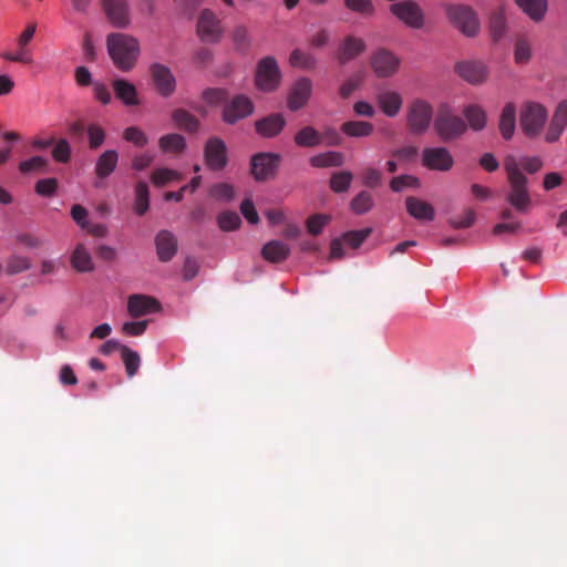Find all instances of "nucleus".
Listing matches in <instances>:
<instances>
[{"label":"nucleus","instance_id":"1","mask_svg":"<svg viewBox=\"0 0 567 567\" xmlns=\"http://www.w3.org/2000/svg\"><path fill=\"white\" fill-rule=\"evenodd\" d=\"M504 169L509 184L506 202L519 214H527L532 206V197L528 190V179L523 174L519 163L513 155L504 159Z\"/></svg>","mask_w":567,"mask_h":567},{"label":"nucleus","instance_id":"2","mask_svg":"<svg viewBox=\"0 0 567 567\" xmlns=\"http://www.w3.org/2000/svg\"><path fill=\"white\" fill-rule=\"evenodd\" d=\"M106 48L114 65L124 72L134 68L141 51L135 37L120 32L107 35Z\"/></svg>","mask_w":567,"mask_h":567},{"label":"nucleus","instance_id":"3","mask_svg":"<svg viewBox=\"0 0 567 567\" xmlns=\"http://www.w3.org/2000/svg\"><path fill=\"white\" fill-rule=\"evenodd\" d=\"M548 120L547 109L538 102L525 101L519 110V126L528 138L538 137Z\"/></svg>","mask_w":567,"mask_h":567},{"label":"nucleus","instance_id":"4","mask_svg":"<svg viewBox=\"0 0 567 567\" xmlns=\"http://www.w3.org/2000/svg\"><path fill=\"white\" fill-rule=\"evenodd\" d=\"M467 126L457 115L453 114L447 106H442L434 120V130L442 141H452L460 137Z\"/></svg>","mask_w":567,"mask_h":567},{"label":"nucleus","instance_id":"5","mask_svg":"<svg viewBox=\"0 0 567 567\" xmlns=\"http://www.w3.org/2000/svg\"><path fill=\"white\" fill-rule=\"evenodd\" d=\"M433 107L422 99H415L408 107L406 121L410 131L415 135L424 134L432 122Z\"/></svg>","mask_w":567,"mask_h":567},{"label":"nucleus","instance_id":"6","mask_svg":"<svg viewBox=\"0 0 567 567\" xmlns=\"http://www.w3.org/2000/svg\"><path fill=\"white\" fill-rule=\"evenodd\" d=\"M281 72L274 56H265L258 63L255 74L257 89L264 92H272L278 89Z\"/></svg>","mask_w":567,"mask_h":567},{"label":"nucleus","instance_id":"7","mask_svg":"<svg viewBox=\"0 0 567 567\" xmlns=\"http://www.w3.org/2000/svg\"><path fill=\"white\" fill-rule=\"evenodd\" d=\"M389 9L395 18L409 28L421 29L424 25L423 10L413 0L394 2Z\"/></svg>","mask_w":567,"mask_h":567},{"label":"nucleus","instance_id":"8","mask_svg":"<svg viewBox=\"0 0 567 567\" xmlns=\"http://www.w3.org/2000/svg\"><path fill=\"white\" fill-rule=\"evenodd\" d=\"M451 22L465 35L474 37L480 30V22L475 12L465 6H451L447 9Z\"/></svg>","mask_w":567,"mask_h":567},{"label":"nucleus","instance_id":"9","mask_svg":"<svg viewBox=\"0 0 567 567\" xmlns=\"http://www.w3.org/2000/svg\"><path fill=\"white\" fill-rule=\"evenodd\" d=\"M281 156L277 153H258L251 157V174L257 182H264L276 175Z\"/></svg>","mask_w":567,"mask_h":567},{"label":"nucleus","instance_id":"10","mask_svg":"<svg viewBox=\"0 0 567 567\" xmlns=\"http://www.w3.org/2000/svg\"><path fill=\"white\" fill-rule=\"evenodd\" d=\"M204 159L212 171H221L228 162L226 143L217 136L207 140L204 146Z\"/></svg>","mask_w":567,"mask_h":567},{"label":"nucleus","instance_id":"11","mask_svg":"<svg viewBox=\"0 0 567 567\" xmlns=\"http://www.w3.org/2000/svg\"><path fill=\"white\" fill-rule=\"evenodd\" d=\"M422 165L431 171L449 172L454 158L446 147H425L422 151Z\"/></svg>","mask_w":567,"mask_h":567},{"label":"nucleus","instance_id":"12","mask_svg":"<svg viewBox=\"0 0 567 567\" xmlns=\"http://www.w3.org/2000/svg\"><path fill=\"white\" fill-rule=\"evenodd\" d=\"M252 112L254 104L251 100L244 94H238L224 105L223 121L227 124H235L239 120L251 115Z\"/></svg>","mask_w":567,"mask_h":567},{"label":"nucleus","instance_id":"13","mask_svg":"<svg viewBox=\"0 0 567 567\" xmlns=\"http://www.w3.org/2000/svg\"><path fill=\"white\" fill-rule=\"evenodd\" d=\"M102 8L113 27L126 29L131 24V11L127 0H102Z\"/></svg>","mask_w":567,"mask_h":567},{"label":"nucleus","instance_id":"14","mask_svg":"<svg viewBox=\"0 0 567 567\" xmlns=\"http://www.w3.org/2000/svg\"><path fill=\"white\" fill-rule=\"evenodd\" d=\"M197 32L202 41L215 43L223 34L220 21L210 10H203L197 21Z\"/></svg>","mask_w":567,"mask_h":567},{"label":"nucleus","instance_id":"15","mask_svg":"<svg viewBox=\"0 0 567 567\" xmlns=\"http://www.w3.org/2000/svg\"><path fill=\"white\" fill-rule=\"evenodd\" d=\"M456 73L466 82L478 85L486 81L488 69L482 61L467 60L455 65Z\"/></svg>","mask_w":567,"mask_h":567},{"label":"nucleus","instance_id":"16","mask_svg":"<svg viewBox=\"0 0 567 567\" xmlns=\"http://www.w3.org/2000/svg\"><path fill=\"white\" fill-rule=\"evenodd\" d=\"M151 75L159 95L168 97L175 92L176 80L169 68L154 63L151 65Z\"/></svg>","mask_w":567,"mask_h":567},{"label":"nucleus","instance_id":"17","mask_svg":"<svg viewBox=\"0 0 567 567\" xmlns=\"http://www.w3.org/2000/svg\"><path fill=\"white\" fill-rule=\"evenodd\" d=\"M159 301L147 295H131L127 299V312L133 318L155 313L161 310Z\"/></svg>","mask_w":567,"mask_h":567},{"label":"nucleus","instance_id":"18","mask_svg":"<svg viewBox=\"0 0 567 567\" xmlns=\"http://www.w3.org/2000/svg\"><path fill=\"white\" fill-rule=\"evenodd\" d=\"M35 34V24H29L21 33L17 41L16 52H4L2 58L11 62L31 63L32 52L28 49V44Z\"/></svg>","mask_w":567,"mask_h":567},{"label":"nucleus","instance_id":"19","mask_svg":"<svg viewBox=\"0 0 567 567\" xmlns=\"http://www.w3.org/2000/svg\"><path fill=\"white\" fill-rule=\"evenodd\" d=\"M399 59L385 49H379L371 58V66L379 78H388L396 72L399 68Z\"/></svg>","mask_w":567,"mask_h":567},{"label":"nucleus","instance_id":"20","mask_svg":"<svg viewBox=\"0 0 567 567\" xmlns=\"http://www.w3.org/2000/svg\"><path fill=\"white\" fill-rule=\"evenodd\" d=\"M312 90V83L308 78H301L292 85L289 96L288 106L291 111H297L306 105Z\"/></svg>","mask_w":567,"mask_h":567},{"label":"nucleus","instance_id":"21","mask_svg":"<svg viewBox=\"0 0 567 567\" xmlns=\"http://www.w3.org/2000/svg\"><path fill=\"white\" fill-rule=\"evenodd\" d=\"M365 48L367 45L363 39L357 38L354 35H348L344 38L343 42L338 49L337 59L340 64H347L362 52H364Z\"/></svg>","mask_w":567,"mask_h":567},{"label":"nucleus","instance_id":"22","mask_svg":"<svg viewBox=\"0 0 567 567\" xmlns=\"http://www.w3.org/2000/svg\"><path fill=\"white\" fill-rule=\"evenodd\" d=\"M378 106L389 117L396 116L402 107L403 99L401 94L392 90H381L375 96Z\"/></svg>","mask_w":567,"mask_h":567},{"label":"nucleus","instance_id":"23","mask_svg":"<svg viewBox=\"0 0 567 567\" xmlns=\"http://www.w3.org/2000/svg\"><path fill=\"white\" fill-rule=\"evenodd\" d=\"M157 257L162 262L169 261L177 252V239L168 230H161L155 237Z\"/></svg>","mask_w":567,"mask_h":567},{"label":"nucleus","instance_id":"24","mask_svg":"<svg viewBox=\"0 0 567 567\" xmlns=\"http://www.w3.org/2000/svg\"><path fill=\"white\" fill-rule=\"evenodd\" d=\"M286 120L279 114H270L255 123L256 132L262 137H275L277 136L285 127Z\"/></svg>","mask_w":567,"mask_h":567},{"label":"nucleus","instance_id":"25","mask_svg":"<svg viewBox=\"0 0 567 567\" xmlns=\"http://www.w3.org/2000/svg\"><path fill=\"white\" fill-rule=\"evenodd\" d=\"M406 212L417 220L431 221L435 218L434 207L417 197L409 196L405 199Z\"/></svg>","mask_w":567,"mask_h":567},{"label":"nucleus","instance_id":"26","mask_svg":"<svg viewBox=\"0 0 567 567\" xmlns=\"http://www.w3.org/2000/svg\"><path fill=\"white\" fill-rule=\"evenodd\" d=\"M516 105L513 102H507L502 109L498 128L503 138L506 141H509L514 136L516 128Z\"/></svg>","mask_w":567,"mask_h":567},{"label":"nucleus","instance_id":"27","mask_svg":"<svg viewBox=\"0 0 567 567\" xmlns=\"http://www.w3.org/2000/svg\"><path fill=\"white\" fill-rule=\"evenodd\" d=\"M112 87L116 99L121 100L126 106H135L140 104L137 90L135 85L124 79H115Z\"/></svg>","mask_w":567,"mask_h":567},{"label":"nucleus","instance_id":"28","mask_svg":"<svg viewBox=\"0 0 567 567\" xmlns=\"http://www.w3.org/2000/svg\"><path fill=\"white\" fill-rule=\"evenodd\" d=\"M289 255V246L280 240H270L261 249L262 258L272 264L285 261Z\"/></svg>","mask_w":567,"mask_h":567},{"label":"nucleus","instance_id":"29","mask_svg":"<svg viewBox=\"0 0 567 567\" xmlns=\"http://www.w3.org/2000/svg\"><path fill=\"white\" fill-rule=\"evenodd\" d=\"M118 161V154L114 150H107L103 152L95 165V174L99 178H106L110 176L116 168Z\"/></svg>","mask_w":567,"mask_h":567},{"label":"nucleus","instance_id":"30","mask_svg":"<svg viewBox=\"0 0 567 567\" xmlns=\"http://www.w3.org/2000/svg\"><path fill=\"white\" fill-rule=\"evenodd\" d=\"M71 265L79 272H90L94 269L92 257L83 244H78L74 248Z\"/></svg>","mask_w":567,"mask_h":567},{"label":"nucleus","instance_id":"31","mask_svg":"<svg viewBox=\"0 0 567 567\" xmlns=\"http://www.w3.org/2000/svg\"><path fill=\"white\" fill-rule=\"evenodd\" d=\"M309 163L316 168L339 167L344 164V155L340 152H324L310 157Z\"/></svg>","mask_w":567,"mask_h":567},{"label":"nucleus","instance_id":"32","mask_svg":"<svg viewBox=\"0 0 567 567\" xmlns=\"http://www.w3.org/2000/svg\"><path fill=\"white\" fill-rule=\"evenodd\" d=\"M158 147L163 153L179 155L186 148V140L177 133L166 134L159 137Z\"/></svg>","mask_w":567,"mask_h":567},{"label":"nucleus","instance_id":"33","mask_svg":"<svg viewBox=\"0 0 567 567\" xmlns=\"http://www.w3.org/2000/svg\"><path fill=\"white\" fill-rule=\"evenodd\" d=\"M463 115L465 116L470 127L473 131H482L486 126V112L477 104H471L464 107Z\"/></svg>","mask_w":567,"mask_h":567},{"label":"nucleus","instance_id":"34","mask_svg":"<svg viewBox=\"0 0 567 567\" xmlns=\"http://www.w3.org/2000/svg\"><path fill=\"white\" fill-rule=\"evenodd\" d=\"M172 120L174 121L175 125L178 128L184 130L188 133H194L199 127L198 118L184 109H176L175 111H173Z\"/></svg>","mask_w":567,"mask_h":567},{"label":"nucleus","instance_id":"35","mask_svg":"<svg viewBox=\"0 0 567 567\" xmlns=\"http://www.w3.org/2000/svg\"><path fill=\"white\" fill-rule=\"evenodd\" d=\"M295 143L300 147H316L322 144V135L312 126H305L295 135Z\"/></svg>","mask_w":567,"mask_h":567},{"label":"nucleus","instance_id":"36","mask_svg":"<svg viewBox=\"0 0 567 567\" xmlns=\"http://www.w3.org/2000/svg\"><path fill=\"white\" fill-rule=\"evenodd\" d=\"M373 128V124L364 121H348L341 125V132L351 137L370 136Z\"/></svg>","mask_w":567,"mask_h":567},{"label":"nucleus","instance_id":"37","mask_svg":"<svg viewBox=\"0 0 567 567\" xmlns=\"http://www.w3.org/2000/svg\"><path fill=\"white\" fill-rule=\"evenodd\" d=\"M516 2L535 21L542 20L547 10L546 0H516Z\"/></svg>","mask_w":567,"mask_h":567},{"label":"nucleus","instance_id":"38","mask_svg":"<svg viewBox=\"0 0 567 567\" xmlns=\"http://www.w3.org/2000/svg\"><path fill=\"white\" fill-rule=\"evenodd\" d=\"M150 208V192L145 182H138L135 186L134 210L137 215H144Z\"/></svg>","mask_w":567,"mask_h":567},{"label":"nucleus","instance_id":"39","mask_svg":"<svg viewBox=\"0 0 567 567\" xmlns=\"http://www.w3.org/2000/svg\"><path fill=\"white\" fill-rule=\"evenodd\" d=\"M182 179H183V175L181 173H178L177 171L167 168V167L157 168L151 175V182L156 187H162L173 181H182Z\"/></svg>","mask_w":567,"mask_h":567},{"label":"nucleus","instance_id":"40","mask_svg":"<svg viewBox=\"0 0 567 567\" xmlns=\"http://www.w3.org/2000/svg\"><path fill=\"white\" fill-rule=\"evenodd\" d=\"M121 358L128 378L134 377L137 373L141 364L140 354L125 346L122 348Z\"/></svg>","mask_w":567,"mask_h":567},{"label":"nucleus","instance_id":"41","mask_svg":"<svg viewBox=\"0 0 567 567\" xmlns=\"http://www.w3.org/2000/svg\"><path fill=\"white\" fill-rule=\"evenodd\" d=\"M289 62L293 68L312 70L317 60L311 53L295 49L290 54Z\"/></svg>","mask_w":567,"mask_h":567},{"label":"nucleus","instance_id":"42","mask_svg":"<svg viewBox=\"0 0 567 567\" xmlns=\"http://www.w3.org/2000/svg\"><path fill=\"white\" fill-rule=\"evenodd\" d=\"M506 30L505 16L502 10H496L489 18V32L494 41L503 38Z\"/></svg>","mask_w":567,"mask_h":567},{"label":"nucleus","instance_id":"43","mask_svg":"<svg viewBox=\"0 0 567 567\" xmlns=\"http://www.w3.org/2000/svg\"><path fill=\"white\" fill-rule=\"evenodd\" d=\"M372 206V196L367 190H361L350 203L351 210L357 215H363L368 213Z\"/></svg>","mask_w":567,"mask_h":567},{"label":"nucleus","instance_id":"44","mask_svg":"<svg viewBox=\"0 0 567 567\" xmlns=\"http://www.w3.org/2000/svg\"><path fill=\"white\" fill-rule=\"evenodd\" d=\"M353 175L349 171L333 173L330 178V188L334 193L347 192L351 185Z\"/></svg>","mask_w":567,"mask_h":567},{"label":"nucleus","instance_id":"45","mask_svg":"<svg viewBox=\"0 0 567 567\" xmlns=\"http://www.w3.org/2000/svg\"><path fill=\"white\" fill-rule=\"evenodd\" d=\"M420 185V179L409 174L395 176L390 181V188L395 193L402 192L405 188H419Z\"/></svg>","mask_w":567,"mask_h":567},{"label":"nucleus","instance_id":"46","mask_svg":"<svg viewBox=\"0 0 567 567\" xmlns=\"http://www.w3.org/2000/svg\"><path fill=\"white\" fill-rule=\"evenodd\" d=\"M218 227L223 231H233L239 228L241 219L236 212H221L217 216Z\"/></svg>","mask_w":567,"mask_h":567},{"label":"nucleus","instance_id":"47","mask_svg":"<svg viewBox=\"0 0 567 567\" xmlns=\"http://www.w3.org/2000/svg\"><path fill=\"white\" fill-rule=\"evenodd\" d=\"M532 58V44L530 42L522 37L518 38L514 49V60L517 64H525Z\"/></svg>","mask_w":567,"mask_h":567},{"label":"nucleus","instance_id":"48","mask_svg":"<svg viewBox=\"0 0 567 567\" xmlns=\"http://www.w3.org/2000/svg\"><path fill=\"white\" fill-rule=\"evenodd\" d=\"M209 195L216 200L229 202L234 198L235 190L228 183H217L210 187Z\"/></svg>","mask_w":567,"mask_h":567},{"label":"nucleus","instance_id":"49","mask_svg":"<svg viewBox=\"0 0 567 567\" xmlns=\"http://www.w3.org/2000/svg\"><path fill=\"white\" fill-rule=\"evenodd\" d=\"M371 233V228L350 230L342 235V240L344 241V244L355 249L361 246V244L370 236Z\"/></svg>","mask_w":567,"mask_h":567},{"label":"nucleus","instance_id":"50","mask_svg":"<svg viewBox=\"0 0 567 567\" xmlns=\"http://www.w3.org/2000/svg\"><path fill=\"white\" fill-rule=\"evenodd\" d=\"M123 138L137 147H144L148 144L147 135L137 126H130L124 130Z\"/></svg>","mask_w":567,"mask_h":567},{"label":"nucleus","instance_id":"51","mask_svg":"<svg viewBox=\"0 0 567 567\" xmlns=\"http://www.w3.org/2000/svg\"><path fill=\"white\" fill-rule=\"evenodd\" d=\"M228 91L221 87L207 89L203 92V99L210 105H225L228 102Z\"/></svg>","mask_w":567,"mask_h":567},{"label":"nucleus","instance_id":"52","mask_svg":"<svg viewBox=\"0 0 567 567\" xmlns=\"http://www.w3.org/2000/svg\"><path fill=\"white\" fill-rule=\"evenodd\" d=\"M331 217L326 214H315L307 219V230L309 234L317 236L323 227L329 224Z\"/></svg>","mask_w":567,"mask_h":567},{"label":"nucleus","instance_id":"53","mask_svg":"<svg viewBox=\"0 0 567 567\" xmlns=\"http://www.w3.org/2000/svg\"><path fill=\"white\" fill-rule=\"evenodd\" d=\"M343 2L349 10L362 16H372L374 13V6L371 0H343Z\"/></svg>","mask_w":567,"mask_h":567},{"label":"nucleus","instance_id":"54","mask_svg":"<svg viewBox=\"0 0 567 567\" xmlns=\"http://www.w3.org/2000/svg\"><path fill=\"white\" fill-rule=\"evenodd\" d=\"M200 182H202V177L200 176H195L192 178V181L187 184V185H184L178 192H167L165 193L164 195V198L165 200H174V202H181L184 197V193L186 190H189L190 193H194L198 186L200 185Z\"/></svg>","mask_w":567,"mask_h":567},{"label":"nucleus","instance_id":"55","mask_svg":"<svg viewBox=\"0 0 567 567\" xmlns=\"http://www.w3.org/2000/svg\"><path fill=\"white\" fill-rule=\"evenodd\" d=\"M417 147L408 145L391 152V156L402 164L412 163L417 156Z\"/></svg>","mask_w":567,"mask_h":567},{"label":"nucleus","instance_id":"56","mask_svg":"<svg viewBox=\"0 0 567 567\" xmlns=\"http://www.w3.org/2000/svg\"><path fill=\"white\" fill-rule=\"evenodd\" d=\"M52 157L59 163H68L71 158V147L66 140H59L52 148Z\"/></svg>","mask_w":567,"mask_h":567},{"label":"nucleus","instance_id":"57","mask_svg":"<svg viewBox=\"0 0 567 567\" xmlns=\"http://www.w3.org/2000/svg\"><path fill=\"white\" fill-rule=\"evenodd\" d=\"M31 260L27 257L13 255L10 257L7 264V271L10 275L22 272L29 269Z\"/></svg>","mask_w":567,"mask_h":567},{"label":"nucleus","instance_id":"58","mask_svg":"<svg viewBox=\"0 0 567 567\" xmlns=\"http://www.w3.org/2000/svg\"><path fill=\"white\" fill-rule=\"evenodd\" d=\"M476 219V214L472 208H467L460 217L451 218L450 225L456 229L471 227Z\"/></svg>","mask_w":567,"mask_h":567},{"label":"nucleus","instance_id":"59","mask_svg":"<svg viewBox=\"0 0 567 567\" xmlns=\"http://www.w3.org/2000/svg\"><path fill=\"white\" fill-rule=\"evenodd\" d=\"M362 184L370 188H377L381 185L382 174L374 167H367L361 175Z\"/></svg>","mask_w":567,"mask_h":567},{"label":"nucleus","instance_id":"60","mask_svg":"<svg viewBox=\"0 0 567 567\" xmlns=\"http://www.w3.org/2000/svg\"><path fill=\"white\" fill-rule=\"evenodd\" d=\"M231 39L238 50H245L250 43L248 30L244 25H237L231 32Z\"/></svg>","mask_w":567,"mask_h":567},{"label":"nucleus","instance_id":"61","mask_svg":"<svg viewBox=\"0 0 567 567\" xmlns=\"http://www.w3.org/2000/svg\"><path fill=\"white\" fill-rule=\"evenodd\" d=\"M89 144L91 148L100 147L105 140L104 130L95 124H91L87 128Z\"/></svg>","mask_w":567,"mask_h":567},{"label":"nucleus","instance_id":"62","mask_svg":"<svg viewBox=\"0 0 567 567\" xmlns=\"http://www.w3.org/2000/svg\"><path fill=\"white\" fill-rule=\"evenodd\" d=\"M362 75L357 73L349 78L344 83L340 86L339 93L341 97L348 99L361 84Z\"/></svg>","mask_w":567,"mask_h":567},{"label":"nucleus","instance_id":"63","mask_svg":"<svg viewBox=\"0 0 567 567\" xmlns=\"http://www.w3.org/2000/svg\"><path fill=\"white\" fill-rule=\"evenodd\" d=\"M241 215L252 225L259 223V216L255 208L254 203L250 199H244L240 204Z\"/></svg>","mask_w":567,"mask_h":567},{"label":"nucleus","instance_id":"64","mask_svg":"<svg viewBox=\"0 0 567 567\" xmlns=\"http://www.w3.org/2000/svg\"><path fill=\"white\" fill-rule=\"evenodd\" d=\"M199 270V264L194 257H187L184 261L182 276L185 281L194 279Z\"/></svg>","mask_w":567,"mask_h":567}]
</instances>
